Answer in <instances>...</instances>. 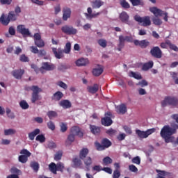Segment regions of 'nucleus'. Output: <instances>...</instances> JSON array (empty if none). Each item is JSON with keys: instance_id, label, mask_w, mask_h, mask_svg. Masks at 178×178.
Listing matches in <instances>:
<instances>
[{"instance_id": "obj_1", "label": "nucleus", "mask_w": 178, "mask_h": 178, "mask_svg": "<svg viewBox=\"0 0 178 178\" xmlns=\"http://www.w3.org/2000/svg\"><path fill=\"white\" fill-rule=\"evenodd\" d=\"M172 119L175 120L176 123L172 122L171 127L169 125L164 126L160 132L161 137L165 140V143H169L173 141V134H176L178 129V114H174L171 116Z\"/></svg>"}, {"instance_id": "obj_2", "label": "nucleus", "mask_w": 178, "mask_h": 178, "mask_svg": "<svg viewBox=\"0 0 178 178\" xmlns=\"http://www.w3.org/2000/svg\"><path fill=\"white\" fill-rule=\"evenodd\" d=\"M134 42V45L136 47H140L142 49H145V48L149 47V41L147 40H134L133 36H124L123 35H120L118 38V51H122L123 48H124V42Z\"/></svg>"}, {"instance_id": "obj_3", "label": "nucleus", "mask_w": 178, "mask_h": 178, "mask_svg": "<svg viewBox=\"0 0 178 178\" xmlns=\"http://www.w3.org/2000/svg\"><path fill=\"white\" fill-rule=\"evenodd\" d=\"M26 91H32V96L31 101L32 104H35L37 101H41L42 97L40 95L39 92H42V89H41L38 86H32L26 88Z\"/></svg>"}, {"instance_id": "obj_4", "label": "nucleus", "mask_w": 178, "mask_h": 178, "mask_svg": "<svg viewBox=\"0 0 178 178\" xmlns=\"http://www.w3.org/2000/svg\"><path fill=\"white\" fill-rule=\"evenodd\" d=\"M71 49L72 43L68 42L66 43L64 50H62L61 49H57L56 48H53L52 51L57 59H62V58H63V52H65V54H70Z\"/></svg>"}, {"instance_id": "obj_5", "label": "nucleus", "mask_w": 178, "mask_h": 178, "mask_svg": "<svg viewBox=\"0 0 178 178\" xmlns=\"http://www.w3.org/2000/svg\"><path fill=\"white\" fill-rule=\"evenodd\" d=\"M101 143L98 142L95 143V146L97 151H104V149H106V148H109L112 145V142L106 138H103Z\"/></svg>"}, {"instance_id": "obj_6", "label": "nucleus", "mask_w": 178, "mask_h": 178, "mask_svg": "<svg viewBox=\"0 0 178 178\" xmlns=\"http://www.w3.org/2000/svg\"><path fill=\"white\" fill-rule=\"evenodd\" d=\"M166 105H170L171 106H177L178 99L175 97H166L164 100L161 102V106L165 108Z\"/></svg>"}, {"instance_id": "obj_7", "label": "nucleus", "mask_w": 178, "mask_h": 178, "mask_svg": "<svg viewBox=\"0 0 178 178\" xmlns=\"http://www.w3.org/2000/svg\"><path fill=\"white\" fill-rule=\"evenodd\" d=\"M155 131H156V129L155 128L147 129L145 131L136 129V134H137L138 137H139V138H147L149 136H151V134L155 133Z\"/></svg>"}, {"instance_id": "obj_8", "label": "nucleus", "mask_w": 178, "mask_h": 178, "mask_svg": "<svg viewBox=\"0 0 178 178\" xmlns=\"http://www.w3.org/2000/svg\"><path fill=\"white\" fill-rule=\"evenodd\" d=\"M134 20L138 22V23H143L142 26H143V27H147V26L151 24V17L149 16H145L141 17L138 15H135Z\"/></svg>"}, {"instance_id": "obj_9", "label": "nucleus", "mask_w": 178, "mask_h": 178, "mask_svg": "<svg viewBox=\"0 0 178 178\" xmlns=\"http://www.w3.org/2000/svg\"><path fill=\"white\" fill-rule=\"evenodd\" d=\"M20 154L22 155L19 156V162L21 163H26L29 161V156H31V153L29 152L26 149H23L21 150Z\"/></svg>"}, {"instance_id": "obj_10", "label": "nucleus", "mask_w": 178, "mask_h": 178, "mask_svg": "<svg viewBox=\"0 0 178 178\" xmlns=\"http://www.w3.org/2000/svg\"><path fill=\"white\" fill-rule=\"evenodd\" d=\"M150 55L153 58H156V59H161L163 55V53L159 47L155 46L150 49Z\"/></svg>"}, {"instance_id": "obj_11", "label": "nucleus", "mask_w": 178, "mask_h": 178, "mask_svg": "<svg viewBox=\"0 0 178 178\" xmlns=\"http://www.w3.org/2000/svg\"><path fill=\"white\" fill-rule=\"evenodd\" d=\"M61 31L64 33V34H67V35H74V34H77V29L69 25L62 26Z\"/></svg>"}, {"instance_id": "obj_12", "label": "nucleus", "mask_w": 178, "mask_h": 178, "mask_svg": "<svg viewBox=\"0 0 178 178\" xmlns=\"http://www.w3.org/2000/svg\"><path fill=\"white\" fill-rule=\"evenodd\" d=\"M17 31L19 34H22L23 37H31V33L29 29H26L24 25H18L17 26Z\"/></svg>"}, {"instance_id": "obj_13", "label": "nucleus", "mask_w": 178, "mask_h": 178, "mask_svg": "<svg viewBox=\"0 0 178 178\" xmlns=\"http://www.w3.org/2000/svg\"><path fill=\"white\" fill-rule=\"evenodd\" d=\"M55 70V65L50 64L48 62H44L42 63V67L39 68V70L41 73H44V70L47 72H51V70Z\"/></svg>"}, {"instance_id": "obj_14", "label": "nucleus", "mask_w": 178, "mask_h": 178, "mask_svg": "<svg viewBox=\"0 0 178 178\" xmlns=\"http://www.w3.org/2000/svg\"><path fill=\"white\" fill-rule=\"evenodd\" d=\"M129 19H130V16H129V14H127L126 11H122L120 14V20H121L122 23H125V24H128L129 26H130L131 24V22H129Z\"/></svg>"}, {"instance_id": "obj_15", "label": "nucleus", "mask_w": 178, "mask_h": 178, "mask_svg": "<svg viewBox=\"0 0 178 178\" xmlns=\"http://www.w3.org/2000/svg\"><path fill=\"white\" fill-rule=\"evenodd\" d=\"M63 20L66 22L67 19H70V16H72V9L69 7H64L63 8Z\"/></svg>"}, {"instance_id": "obj_16", "label": "nucleus", "mask_w": 178, "mask_h": 178, "mask_svg": "<svg viewBox=\"0 0 178 178\" xmlns=\"http://www.w3.org/2000/svg\"><path fill=\"white\" fill-rule=\"evenodd\" d=\"M71 134L73 136H78V137H83V131H81V129L79 127H72L70 129Z\"/></svg>"}, {"instance_id": "obj_17", "label": "nucleus", "mask_w": 178, "mask_h": 178, "mask_svg": "<svg viewBox=\"0 0 178 178\" xmlns=\"http://www.w3.org/2000/svg\"><path fill=\"white\" fill-rule=\"evenodd\" d=\"M24 74V70H15L12 72V75L13 77L17 80L22 79V77Z\"/></svg>"}, {"instance_id": "obj_18", "label": "nucleus", "mask_w": 178, "mask_h": 178, "mask_svg": "<svg viewBox=\"0 0 178 178\" xmlns=\"http://www.w3.org/2000/svg\"><path fill=\"white\" fill-rule=\"evenodd\" d=\"M87 10L88 13H85L86 19H92L94 17H97V16H99L101 14V13H92V9L90 7H88Z\"/></svg>"}, {"instance_id": "obj_19", "label": "nucleus", "mask_w": 178, "mask_h": 178, "mask_svg": "<svg viewBox=\"0 0 178 178\" xmlns=\"http://www.w3.org/2000/svg\"><path fill=\"white\" fill-rule=\"evenodd\" d=\"M149 11L154 15L156 17L158 16H162L163 15V11L156 7H151L149 8Z\"/></svg>"}, {"instance_id": "obj_20", "label": "nucleus", "mask_w": 178, "mask_h": 178, "mask_svg": "<svg viewBox=\"0 0 178 178\" xmlns=\"http://www.w3.org/2000/svg\"><path fill=\"white\" fill-rule=\"evenodd\" d=\"M101 122L102 124L106 127L111 126L112 123H113V121L112 120V118H111V117H104L102 118Z\"/></svg>"}, {"instance_id": "obj_21", "label": "nucleus", "mask_w": 178, "mask_h": 178, "mask_svg": "<svg viewBox=\"0 0 178 178\" xmlns=\"http://www.w3.org/2000/svg\"><path fill=\"white\" fill-rule=\"evenodd\" d=\"M60 106H62L63 109H69L72 108V102L67 99L61 100L59 102Z\"/></svg>"}, {"instance_id": "obj_22", "label": "nucleus", "mask_w": 178, "mask_h": 178, "mask_svg": "<svg viewBox=\"0 0 178 178\" xmlns=\"http://www.w3.org/2000/svg\"><path fill=\"white\" fill-rule=\"evenodd\" d=\"M116 112L119 115H124L126 112H127V107H126V105L121 104L120 106H118L116 107Z\"/></svg>"}, {"instance_id": "obj_23", "label": "nucleus", "mask_w": 178, "mask_h": 178, "mask_svg": "<svg viewBox=\"0 0 178 178\" xmlns=\"http://www.w3.org/2000/svg\"><path fill=\"white\" fill-rule=\"evenodd\" d=\"M90 152V150H88V148L83 147L82 148L79 152V158L81 159H86L87 158V155H88Z\"/></svg>"}, {"instance_id": "obj_24", "label": "nucleus", "mask_w": 178, "mask_h": 178, "mask_svg": "<svg viewBox=\"0 0 178 178\" xmlns=\"http://www.w3.org/2000/svg\"><path fill=\"white\" fill-rule=\"evenodd\" d=\"M83 161L84 165L86 166V170L88 172L90 170V166L92 165V159L90 156L86 157Z\"/></svg>"}, {"instance_id": "obj_25", "label": "nucleus", "mask_w": 178, "mask_h": 178, "mask_svg": "<svg viewBox=\"0 0 178 178\" xmlns=\"http://www.w3.org/2000/svg\"><path fill=\"white\" fill-rule=\"evenodd\" d=\"M90 129L92 134L98 136L101 133V127L95 125H90Z\"/></svg>"}, {"instance_id": "obj_26", "label": "nucleus", "mask_w": 178, "mask_h": 178, "mask_svg": "<svg viewBox=\"0 0 178 178\" xmlns=\"http://www.w3.org/2000/svg\"><path fill=\"white\" fill-rule=\"evenodd\" d=\"M87 90L90 94H95L96 92H98V90H99V86L95 83L93 86H88Z\"/></svg>"}, {"instance_id": "obj_27", "label": "nucleus", "mask_w": 178, "mask_h": 178, "mask_svg": "<svg viewBox=\"0 0 178 178\" xmlns=\"http://www.w3.org/2000/svg\"><path fill=\"white\" fill-rule=\"evenodd\" d=\"M152 67H154V61L150 60L143 65L142 70H143L144 72H147V70H149V69H152Z\"/></svg>"}, {"instance_id": "obj_28", "label": "nucleus", "mask_w": 178, "mask_h": 178, "mask_svg": "<svg viewBox=\"0 0 178 178\" xmlns=\"http://www.w3.org/2000/svg\"><path fill=\"white\" fill-rule=\"evenodd\" d=\"M101 6H104V1L101 0H94L92 1V8L93 9H99Z\"/></svg>"}, {"instance_id": "obj_29", "label": "nucleus", "mask_w": 178, "mask_h": 178, "mask_svg": "<svg viewBox=\"0 0 178 178\" xmlns=\"http://www.w3.org/2000/svg\"><path fill=\"white\" fill-rule=\"evenodd\" d=\"M63 98V93L60 91H57L51 97L53 101H60Z\"/></svg>"}, {"instance_id": "obj_30", "label": "nucleus", "mask_w": 178, "mask_h": 178, "mask_svg": "<svg viewBox=\"0 0 178 178\" xmlns=\"http://www.w3.org/2000/svg\"><path fill=\"white\" fill-rule=\"evenodd\" d=\"M76 136L70 133L67 136V140H65V145H72V143H74V140H76Z\"/></svg>"}, {"instance_id": "obj_31", "label": "nucleus", "mask_w": 178, "mask_h": 178, "mask_svg": "<svg viewBox=\"0 0 178 178\" xmlns=\"http://www.w3.org/2000/svg\"><path fill=\"white\" fill-rule=\"evenodd\" d=\"M76 66H86L88 65V60L87 58H79L76 61Z\"/></svg>"}, {"instance_id": "obj_32", "label": "nucleus", "mask_w": 178, "mask_h": 178, "mask_svg": "<svg viewBox=\"0 0 178 178\" xmlns=\"http://www.w3.org/2000/svg\"><path fill=\"white\" fill-rule=\"evenodd\" d=\"M8 20H10V22H16V20H17V17H19V16L16 14H15V11H10L8 15Z\"/></svg>"}, {"instance_id": "obj_33", "label": "nucleus", "mask_w": 178, "mask_h": 178, "mask_svg": "<svg viewBox=\"0 0 178 178\" xmlns=\"http://www.w3.org/2000/svg\"><path fill=\"white\" fill-rule=\"evenodd\" d=\"M102 73H104L103 67L94 68L92 70V74L95 77H99V76H101Z\"/></svg>"}, {"instance_id": "obj_34", "label": "nucleus", "mask_w": 178, "mask_h": 178, "mask_svg": "<svg viewBox=\"0 0 178 178\" xmlns=\"http://www.w3.org/2000/svg\"><path fill=\"white\" fill-rule=\"evenodd\" d=\"M72 162L74 163V168H79L81 169V165H83V163L80 159L75 157L72 159Z\"/></svg>"}, {"instance_id": "obj_35", "label": "nucleus", "mask_w": 178, "mask_h": 178, "mask_svg": "<svg viewBox=\"0 0 178 178\" xmlns=\"http://www.w3.org/2000/svg\"><path fill=\"white\" fill-rule=\"evenodd\" d=\"M38 134H40V129H35L33 131L29 134V138L31 141L35 138V136H38Z\"/></svg>"}, {"instance_id": "obj_36", "label": "nucleus", "mask_w": 178, "mask_h": 178, "mask_svg": "<svg viewBox=\"0 0 178 178\" xmlns=\"http://www.w3.org/2000/svg\"><path fill=\"white\" fill-rule=\"evenodd\" d=\"M0 22L1 24H3V26H8V24L10 23V21L8 17H5V15L3 14L0 17Z\"/></svg>"}, {"instance_id": "obj_37", "label": "nucleus", "mask_w": 178, "mask_h": 178, "mask_svg": "<svg viewBox=\"0 0 178 178\" xmlns=\"http://www.w3.org/2000/svg\"><path fill=\"white\" fill-rule=\"evenodd\" d=\"M49 169L50 172H51V173H53L54 175H56V172H58L57 164H56L55 163H51L49 165Z\"/></svg>"}, {"instance_id": "obj_38", "label": "nucleus", "mask_w": 178, "mask_h": 178, "mask_svg": "<svg viewBox=\"0 0 178 178\" xmlns=\"http://www.w3.org/2000/svg\"><path fill=\"white\" fill-rule=\"evenodd\" d=\"M129 77H134V79H136V80H141V79H143L141 74L133 71L129 72Z\"/></svg>"}, {"instance_id": "obj_39", "label": "nucleus", "mask_w": 178, "mask_h": 178, "mask_svg": "<svg viewBox=\"0 0 178 178\" xmlns=\"http://www.w3.org/2000/svg\"><path fill=\"white\" fill-rule=\"evenodd\" d=\"M47 115L49 119H50V120H52L55 118H58V113H56V111H49L47 113Z\"/></svg>"}, {"instance_id": "obj_40", "label": "nucleus", "mask_w": 178, "mask_h": 178, "mask_svg": "<svg viewBox=\"0 0 178 178\" xmlns=\"http://www.w3.org/2000/svg\"><path fill=\"white\" fill-rule=\"evenodd\" d=\"M35 45L38 47V48H43V47H45V42H44V40L42 39H40L38 40H35Z\"/></svg>"}, {"instance_id": "obj_41", "label": "nucleus", "mask_w": 178, "mask_h": 178, "mask_svg": "<svg viewBox=\"0 0 178 178\" xmlns=\"http://www.w3.org/2000/svg\"><path fill=\"white\" fill-rule=\"evenodd\" d=\"M113 162V160H112V159H111V157L109 156H106L103 159V165H104L105 166H107V165H111V163H112Z\"/></svg>"}, {"instance_id": "obj_42", "label": "nucleus", "mask_w": 178, "mask_h": 178, "mask_svg": "<svg viewBox=\"0 0 178 178\" xmlns=\"http://www.w3.org/2000/svg\"><path fill=\"white\" fill-rule=\"evenodd\" d=\"M120 4L124 9H130V4L126 0H120Z\"/></svg>"}, {"instance_id": "obj_43", "label": "nucleus", "mask_w": 178, "mask_h": 178, "mask_svg": "<svg viewBox=\"0 0 178 178\" xmlns=\"http://www.w3.org/2000/svg\"><path fill=\"white\" fill-rule=\"evenodd\" d=\"M31 168H32L34 172H37L40 170V164L38 162H32L31 163Z\"/></svg>"}, {"instance_id": "obj_44", "label": "nucleus", "mask_w": 178, "mask_h": 178, "mask_svg": "<svg viewBox=\"0 0 178 178\" xmlns=\"http://www.w3.org/2000/svg\"><path fill=\"white\" fill-rule=\"evenodd\" d=\"M13 134H16V131L13 129H8L4 130V135L6 136H13Z\"/></svg>"}, {"instance_id": "obj_45", "label": "nucleus", "mask_w": 178, "mask_h": 178, "mask_svg": "<svg viewBox=\"0 0 178 178\" xmlns=\"http://www.w3.org/2000/svg\"><path fill=\"white\" fill-rule=\"evenodd\" d=\"M60 128L61 133H66L67 131V124L65 122L60 123Z\"/></svg>"}, {"instance_id": "obj_46", "label": "nucleus", "mask_w": 178, "mask_h": 178, "mask_svg": "<svg viewBox=\"0 0 178 178\" xmlns=\"http://www.w3.org/2000/svg\"><path fill=\"white\" fill-rule=\"evenodd\" d=\"M62 155H63L62 151L57 152L54 155V161H60L62 159Z\"/></svg>"}, {"instance_id": "obj_47", "label": "nucleus", "mask_w": 178, "mask_h": 178, "mask_svg": "<svg viewBox=\"0 0 178 178\" xmlns=\"http://www.w3.org/2000/svg\"><path fill=\"white\" fill-rule=\"evenodd\" d=\"M133 6H138V5H144L142 0H129Z\"/></svg>"}, {"instance_id": "obj_48", "label": "nucleus", "mask_w": 178, "mask_h": 178, "mask_svg": "<svg viewBox=\"0 0 178 178\" xmlns=\"http://www.w3.org/2000/svg\"><path fill=\"white\" fill-rule=\"evenodd\" d=\"M45 136L43 134L38 135L35 138L36 141H39V143H45Z\"/></svg>"}, {"instance_id": "obj_49", "label": "nucleus", "mask_w": 178, "mask_h": 178, "mask_svg": "<svg viewBox=\"0 0 178 178\" xmlns=\"http://www.w3.org/2000/svg\"><path fill=\"white\" fill-rule=\"evenodd\" d=\"M19 106L22 109H29V104L25 100H22L19 102Z\"/></svg>"}, {"instance_id": "obj_50", "label": "nucleus", "mask_w": 178, "mask_h": 178, "mask_svg": "<svg viewBox=\"0 0 178 178\" xmlns=\"http://www.w3.org/2000/svg\"><path fill=\"white\" fill-rule=\"evenodd\" d=\"M106 134H108V136H111V137L113 136H115L116 133H118V131L112 129V128H110L109 129H108L106 131Z\"/></svg>"}, {"instance_id": "obj_51", "label": "nucleus", "mask_w": 178, "mask_h": 178, "mask_svg": "<svg viewBox=\"0 0 178 178\" xmlns=\"http://www.w3.org/2000/svg\"><path fill=\"white\" fill-rule=\"evenodd\" d=\"M47 148L49 149H55L56 148V143L54 141H49L47 143Z\"/></svg>"}, {"instance_id": "obj_52", "label": "nucleus", "mask_w": 178, "mask_h": 178, "mask_svg": "<svg viewBox=\"0 0 178 178\" xmlns=\"http://www.w3.org/2000/svg\"><path fill=\"white\" fill-rule=\"evenodd\" d=\"M97 42L102 48H106L107 42L105 39H100Z\"/></svg>"}, {"instance_id": "obj_53", "label": "nucleus", "mask_w": 178, "mask_h": 178, "mask_svg": "<svg viewBox=\"0 0 178 178\" xmlns=\"http://www.w3.org/2000/svg\"><path fill=\"white\" fill-rule=\"evenodd\" d=\"M153 24H155V26H161L162 24V19L155 17L152 19Z\"/></svg>"}, {"instance_id": "obj_54", "label": "nucleus", "mask_w": 178, "mask_h": 178, "mask_svg": "<svg viewBox=\"0 0 178 178\" xmlns=\"http://www.w3.org/2000/svg\"><path fill=\"white\" fill-rule=\"evenodd\" d=\"M131 162L136 165H140V163H141V159H140V156H137L132 159Z\"/></svg>"}, {"instance_id": "obj_55", "label": "nucleus", "mask_w": 178, "mask_h": 178, "mask_svg": "<svg viewBox=\"0 0 178 178\" xmlns=\"http://www.w3.org/2000/svg\"><path fill=\"white\" fill-rule=\"evenodd\" d=\"M129 170L130 172H133L134 173H137V172H138V168L133 164L129 165Z\"/></svg>"}, {"instance_id": "obj_56", "label": "nucleus", "mask_w": 178, "mask_h": 178, "mask_svg": "<svg viewBox=\"0 0 178 178\" xmlns=\"http://www.w3.org/2000/svg\"><path fill=\"white\" fill-rule=\"evenodd\" d=\"M57 86H59V87L63 88L64 90H67V85L62 81H58L57 83Z\"/></svg>"}, {"instance_id": "obj_57", "label": "nucleus", "mask_w": 178, "mask_h": 178, "mask_svg": "<svg viewBox=\"0 0 178 178\" xmlns=\"http://www.w3.org/2000/svg\"><path fill=\"white\" fill-rule=\"evenodd\" d=\"M168 47H170V49H172V51H175L176 52L178 51V47L176 46V44H172V42L168 43Z\"/></svg>"}, {"instance_id": "obj_58", "label": "nucleus", "mask_w": 178, "mask_h": 178, "mask_svg": "<svg viewBox=\"0 0 178 178\" xmlns=\"http://www.w3.org/2000/svg\"><path fill=\"white\" fill-rule=\"evenodd\" d=\"M47 127L50 130H55V123H54V122L52 121H49V122H47Z\"/></svg>"}, {"instance_id": "obj_59", "label": "nucleus", "mask_w": 178, "mask_h": 178, "mask_svg": "<svg viewBox=\"0 0 178 178\" xmlns=\"http://www.w3.org/2000/svg\"><path fill=\"white\" fill-rule=\"evenodd\" d=\"M64 169H65V165H63V163H57V170L58 172H63Z\"/></svg>"}, {"instance_id": "obj_60", "label": "nucleus", "mask_w": 178, "mask_h": 178, "mask_svg": "<svg viewBox=\"0 0 178 178\" xmlns=\"http://www.w3.org/2000/svg\"><path fill=\"white\" fill-rule=\"evenodd\" d=\"M137 86H140V87H146L147 86H148V82L143 79L141 81H139L137 83Z\"/></svg>"}, {"instance_id": "obj_61", "label": "nucleus", "mask_w": 178, "mask_h": 178, "mask_svg": "<svg viewBox=\"0 0 178 178\" xmlns=\"http://www.w3.org/2000/svg\"><path fill=\"white\" fill-rule=\"evenodd\" d=\"M20 62H29V57L24 54H22L19 57Z\"/></svg>"}, {"instance_id": "obj_62", "label": "nucleus", "mask_w": 178, "mask_h": 178, "mask_svg": "<svg viewBox=\"0 0 178 178\" xmlns=\"http://www.w3.org/2000/svg\"><path fill=\"white\" fill-rule=\"evenodd\" d=\"M58 70H60L61 72H64V70L69 69V67H67V65H66L60 64L58 66Z\"/></svg>"}, {"instance_id": "obj_63", "label": "nucleus", "mask_w": 178, "mask_h": 178, "mask_svg": "<svg viewBox=\"0 0 178 178\" xmlns=\"http://www.w3.org/2000/svg\"><path fill=\"white\" fill-rule=\"evenodd\" d=\"M120 171L119 170H115L113 174V178H120Z\"/></svg>"}, {"instance_id": "obj_64", "label": "nucleus", "mask_w": 178, "mask_h": 178, "mask_svg": "<svg viewBox=\"0 0 178 178\" xmlns=\"http://www.w3.org/2000/svg\"><path fill=\"white\" fill-rule=\"evenodd\" d=\"M124 138H126V134H120L117 136V139L118 140V141H123Z\"/></svg>"}]
</instances>
